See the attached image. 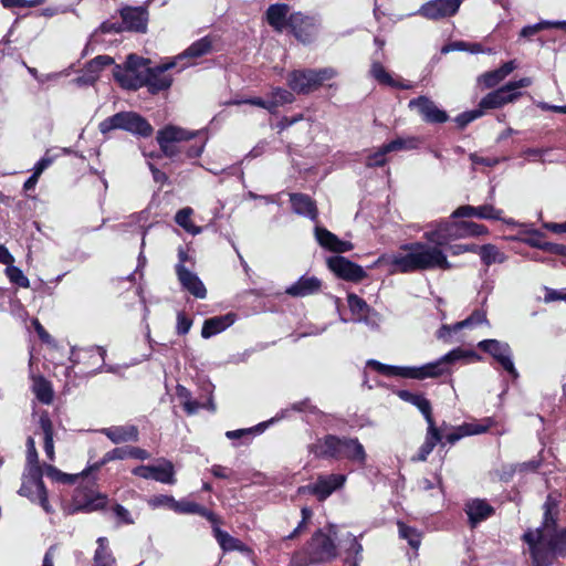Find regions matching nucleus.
Here are the masks:
<instances>
[{"label": "nucleus", "instance_id": "obj_31", "mask_svg": "<svg viewBox=\"0 0 566 566\" xmlns=\"http://www.w3.org/2000/svg\"><path fill=\"white\" fill-rule=\"evenodd\" d=\"M398 397L417 407L419 411L423 415L428 424L434 422L432 418V408L430 401L422 394H415L409 390H400L398 391Z\"/></svg>", "mask_w": 566, "mask_h": 566}, {"label": "nucleus", "instance_id": "obj_47", "mask_svg": "<svg viewBox=\"0 0 566 566\" xmlns=\"http://www.w3.org/2000/svg\"><path fill=\"white\" fill-rule=\"evenodd\" d=\"M488 323L486 314L484 311L475 310L469 317L452 325L454 331L463 328H472L480 324Z\"/></svg>", "mask_w": 566, "mask_h": 566}, {"label": "nucleus", "instance_id": "obj_59", "mask_svg": "<svg viewBox=\"0 0 566 566\" xmlns=\"http://www.w3.org/2000/svg\"><path fill=\"white\" fill-rule=\"evenodd\" d=\"M270 95L273 99H275L279 106L294 102V95L290 91L281 87L273 88Z\"/></svg>", "mask_w": 566, "mask_h": 566}, {"label": "nucleus", "instance_id": "obj_45", "mask_svg": "<svg viewBox=\"0 0 566 566\" xmlns=\"http://www.w3.org/2000/svg\"><path fill=\"white\" fill-rule=\"evenodd\" d=\"M192 213H193V210L191 208H189V207L182 208L176 213L175 221L179 227L185 229L188 233L196 235V234L201 233L202 229H201V227L195 226L190 221V217Z\"/></svg>", "mask_w": 566, "mask_h": 566}, {"label": "nucleus", "instance_id": "obj_62", "mask_svg": "<svg viewBox=\"0 0 566 566\" xmlns=\"http://www.w3.org/2000/svg\"><path fill=\"white\" fill-rule=\"evenodd\" d=\"M315 81L317 82V88L328 80H332L337 76V71L333 67H324L319 70H314Z\"/></svg>", "mask_w": 566, "mask_h": 566}, {"label": "nucleus", "instance_id": "obj_46", "mask_svg": "<svg viewBox=\"0 0 566 566\" xmlns=\"http://www.w3.org/2000/svg\"><path fill=\"white\" fill-rule=\"evenodd\" d=\"M33 391L36 398L45 405L52 402L53 399V390L49 381L43 378H39L34 381Z\"/></svg>", "mask_w": 566, "mask_h": 566}, {"label": "nucleus", "instance_id": "obj_30", "mask_svg": "<svg viewBox=\"0 0 566 566\" xmlns=\"http://www.w3.org/2000/svg\"><path fill=\"white\" fill-rule=\"evenodd\" d=\"M290 7L285 3H275L268 8L266 20L268 23L277 32H282L285 28H289V14Z\"/></svg>", "mask_w": 566, "mask_h": 566}, {"label": "nucleus", "instance_id": "obj_63", "mask_svg": "<svg viewBox=\"0 0 566 566\" xmlns=\"http://www.w3.org/2000/svg\"><path fill=\"white\" fill-rule=\"evenodd\" d=\"M59 155H51L50 151H46V154L36 163L33 172H35V176H41V174L50 167L55 158Z\"/></svg>", "mask_w": 566, "mask_h": 566}, {"label": "nucleus", "instance_id": "obj_26", "mask_svg": "<svg viewBox=\"0 0 566 566\" xmlns=\"http://www.w3.org/2000/svg\"><path fill=\"white\" fill-rule=\"evenodd\" d=\"M143 60L134 54L128 55L125 69H122L119 65H116L114 69V77L122 84L124 87L136 88L138 83H134L132 81V76L138 70Z\"/></svg>", "mask_w": 566, "mask_h": 566}, {"label": "nucleus", "instance_id": "obj_34", "mask_svg": "<svg viewBox=\"0 0 566 566\" xmlns=\"http://www.w3.org/2000/svg\"><path fill=\"white\" fill-rule=\"evenodd\" d=\"M442 436L439 429L436 427V423L431 422V424H428L424 442L420 447L418 454L412 457V461H426L428 455L432 452L436 444L440 442Z\"/></svg>", "mask_w": 566, "mask_h": 566}, {"label": "nucleus", "instance_id": "obj_23", "mask_svg": "<svg viewBox=\"0 0 566 566\" xmlns=\"http://www.w3.org/2000/svg\"><path fill=\"white\" fill-rule=\"evenodd\" d=\"M213 43L214 41L211 36H203L193 42L188 49L175 57L177 63L182 62L180 70L190 65V59H198L210 54L213 51Z\"/></svg>", "mask_w": 566, "mask_h": 566}, {"label": "nucleus", "instance_id": "obj_64", "mask_svg": "<svg viewBox=\"0 0 566 566\" xmlns=\"http://www.w3.org/2000/svg\"><path fill=\"white\" fill-rule=\"evenodd\" d=\"M483 109H474V111H471V112H465V113H462L460 114L457 118H455V122L461 126V127H464L465 125H468L469 123L473 122L474 119L479 118L480 116H482Z\"/></svg>", "mask_w": 566, "mask_h": 566}, {"label": "nucleus", "instance_id": "obj_6", "mask_svg": "<svg viewBox=\"0 0 566 566\" xmlns=\"http://www.w3.org/2000/svg\"><path fill=\"white\" fill-rule=\"evenodd\" d=\"M103 135L115 129H122L138 137H149L154 129L146 118L136 112H118L98 124Z\"/></svg>", "mask_w": 566, "mask_h": 566}, {"label": "nucleus", "instance_id": "obj_39", "mask_svg": "<svg viewBox=\"0 0 566 566\" xmlns=\"http://www.w3.org/2000/svg\"><path fill=\"white\" fill-rule=\"evenodd\" d=\"M96 543L97 548L94 554V564L97 566H113L116 559L108 547V539L106 537H98Z\"/></svg>", "mask_w": 566, "mask_h": 566}, {"label": "nucleus", "instance_id": "obj_22", "mask_svg": "<svg viewBox=\"0 0 566 566\" xmlns=\"http://www.w3.org/2000/svg\"><path fill=\"white\" fill-rule=\"evenodd\" d=\"M503 211L496 209L492 205H482L479 207L473 206H461L455 209L451 218H471L476 217L484 220H501Z\"/></svg>", "mask_w": 566, "mask_h": 566}, {"label": "nucleus", "instance_id": "obj_55", "mask_svg": "<svg viewBox=\"0 0 566 566\" xmlns=\"http://www.w3.org/2000/svg\"><path fill=\"white\" fill-rule=\"evenodd\" d=\"M525 242L533 248H537L544 251H557V245L543 241V234L539 231H534L525 240Z\"/></svg>", "mask_w": 566, "mask_h": 566}, {"label": "nucleus", "instance_id": "obj_3", "mask_svg": "<svg viewBox=\"0 0 566 566\" xmlns=\"http://www.w3.org/2000/svg\"><path fill=\"white\" fill-rule=\"evenodd\" d=\"M340 531L336 524H329L326 532H315L306 546L292 555L289 566H308L335 559L338 555L337 542L339 543Z\"/></svg>", "mask_w": 566, "mask_h": 566}, {"label": "nucleus", "instance_id": "obj_57", "mask_svg": "<svg viewBox=\"0 0 566 566\" xmlns=\"http://www.w3.org/2000/svg\"><path fill=\"white\" fill-rule=\"evenodd\" d=\"M176 502H177V500H175L172 496L160 494V495H156V496H153L151 499H149L148 505L151 506L153 509L165 506V507H168L171 511H174L175 506H176Z\"/></svg>", "mask_w": 566, "mask_h": 566}, {"label": "nucleus", "instance_id": "obj_38", "mask_svg": "<svg viewBox=\"0 0 566 566\" xmlns=\"http://www.w3.org/2000/svg\"><path fill=\"white\" fill-rule=\"evenodd\" d=\"M174 512L180 514H198L212 523L217 522V517L211 511L190 501H177Z\"/></svg>", "mask_w": 566, "mask_h": 566}, {"label": "nucleus", "instance_id": "obj_11", "mask_svg": "<svg viewBox=\"0 0 566 566\" xmlns=\"http://www.w3.org/2000/svg\"><path fill=\"white\" fill-rule=\"evenodd\" d=\"M464 0H430L423 3L417 14L428 20H442L453 17Z\"/></svg>", "mask_w": 566, "mask_h": 566}, {"label": "nucleus", "instance_id": "obj_40", "mask_svg": "<svg viewBox=\"0 0 566 566\" xmlns=\"http://www.w3.org/2000/svg\"><path fill=\"white\" fill-rule=\"evenodd\" d=\"M478 254L480 255L483 264L486 266H490L494 263L501 264L506 261L505 253L493 244H484L479 247Z\"/></svg>", "mask_w": 566, "mask_h": 566}, {"label": "nucleus", "instance_id": "obj_60", "mask_svg": "<svg viewBox=\"0 0 566 566\" xmlns=\"http://www.w3.org/2000/svg\"><path fill=\"white\" fill-rule=\"evenodd\" d=\"M389 153V150H386V144L382 145L376 153L367 157L366 165L368 167L384 166L386 164V155Z\"/></svg>", "mask_w": 566, "mask_h": 566}, {"label": "nucleus", "instance_id": "obj_42", "mask_svg": "<svg viewBox=\"0 0 566 566\" xmlns=\"http://www.w3.org/2000/svg\"><path fill=\"white\" fill-rule=\"evenodd\" d=\"M343 547L349 555H354V559L361 558L363 546L358 543L357 538L350 532H342L339 544L337 547Z\"/></svg>", "mask_w": 566, "mask_h": 566}, {"label": "nucleus", "instance_id": "obj_24", "mask_svg": "<svg viewBox=\"0 0 566 566\" xmlns=\"http://www.w3.org/2000/svg\"><path fill=\"white\" fill-rule=\"evenodd\" d=\"M343 438L328 434L323 441L310 446V452L317 458L340 459Z\"/></svg>", "mask_w": 566, "mask_h": 566}, {"label": "nucleus", "instance_id": "obj_25", "mask_svg": "<svg viewBox=\"0 0 566 566\" xmlns=\"http://www.w3.org/2000/svg\"><path fill=\"white\" fill-rule=\"evenodd\" d=\"M321 286L322 282L317 277L303 275L285 293L293 297H305L318 293Z\"/></svg>", "mask_w": 566, "mask_h": 566}, {"label": "nucleus", "instance_id": "obj_48", "mask_svg": "<svg viewBox=\"0 0 566 566\" xmlns=\"http://www.w3.org/2000/svg\"><path fill=\"white\" fill-rule=\"evenodd\" d=\"M128 447L124 448H115L108 452H106L103 457V459L99 462L94 463L88 468L90 471H96L99 470L101 467L106 464L107 462L114 461V460H124L128 458Z\"/></svg>", "mask_w": 566, "mask_h": 566}, {"label": "nucleus", "instance_id": "obj_12", "mask_svg": "<svg viewBox=\"0 0 566 566\" xmlns=\"http://www.w3.org/2000/svg\"><path fill=\"white\" fill-rule=\"evenodd\" d=\"M177 65V61L172 59L171 61L161 65L148 67L145 80L140 81L138 85H147L149 92L153 94L169 88L172 83V78L170 75L166 74V72Z\"/></svg>", "mask_w": 566, "mask_h": 566}, {"label": "nucleus", "instance_id": "obj_54", "mask_svg": "<svg viewBox=\"0 0 566 566\" xmlns=\"http://www.w3.org/2000/svg\"><path fill=\"white\" fill-rule=\"evenodd\" d=\"M6 274L11 283H14L24 289L30 286L29 279L19 268L14 266L13 264L7 265Z\"/></svg>", "mask_w": 566, "mask_h": 566}, {"label": "nucleus", "instance_id": "obj_18", "mask_svg": "<svg viewBox=\"0 0 566 566\" xmlns=\"http://www.w3.org/2000/svg\"><path fill=\"white\" fill-rule=\"evenodd\" d=\"M314 237L323 249L334 253L348 252L354 248L349 241L340 240L336 234L317 224L314 228Z\"/></svg>", "mask_w": 566, "mask_h": 566}, {"label": "nucleus", "instance_id": "obj_52", "mask_svg": "<svg viewBox=\"0 0 566 566\" xmlns=\"http://www.w3.org/2000/svg\"><path fill=\"white\" fill-rule=\"evenodd\" d=\"M124 32L122 22L104 21L91 35L92 41H97L98 34H118Z\"/></svg>", "mask_w": 566, "mask_h": 566}, {"label": "nucleus", "instance_id": "obj_14", "mask_svg": "<svg viewBox=\"0 0 566 566\" xmlns=\"http://www.w3.org/2000/svg\"><path fill=\"white\" fill-rule=\"evenodd\" d=\"M327 266L334 274L346 281L359 282L367 276L360 265L340 255L328 258Z\"/></svg>", "mask_w": 566, "mask_h": 566}, {"label": "nucleus", "instance_id": "obj_58", "mask_svg": "<svg viewBox=\"0 0 566 566\" xmlns=\"http://www.w3.org/2000/svg\"><path fill=\"white\" fill-rule=\"evenodd\" d=\"M356 321L364 323L371 329H377L379 327L381 316L378 312L370 308L368 312H366L361 316L357 317Z\"/></svg>", "mask_w": 566, "mask_h": 566}, {"label": "nucleus", "instance_id": "obj_29", "mask_svg": "<svg viewBox=\"0 0 566 566\" xmlns=\"http://www.w3.org/2000/svg\"><path fill=\"white\" fill-rule=\"evenodd\" d=\"M113 443L138 441V429L136 426H113L101 430Z\"/></svg>", "mask_w": 566, "mask_h": 566}, {"label": "nucleus", "instance_id": "obj_41", "mask_svg": "<svg viewBox=\"0 0 566 566\" xmlns=\"http://www.w3.org/2000/svg\"><path fill=\"white\" fill-rule=\"evenodd\" d=\"M40 427L44 437V452L46 457L54 460L53 424L46 415L40 417Z\"/></svg>", "mask_w": 566, "mask_h": 566}, {"label": "nucleus", "instance_id": "obj_13", "mask_svg": "<svg viewBox=\"0 0 566 566\" xmlns=\"http://www.w3.org/2000/svg\"><path fill=\"white\" fill-rule=\"evenodd\" d=\"M133 474L143 479H151L164 484H175L174 464L163 459L157 465H139L135 468Z\"/></svg>", "mask_w": 566, "mask_h": 566}, {"label": "nucleus", "instance_id": "obj_7", "mask_svg": "<svg viewBox=\"0 0 566 566\" xmlns=\"http://www.w3.org/2000/svg\"><path fill=\"white\" fill-rule=\"evenodd\" d=\"M202 132H190L178 126L168 125L157 132V143L164 156L175 158L181 153L180 143L190 140Z\"/></svg>", "mask_w": 566, "mask_h": 566}, {"label": "nucleus", "instance_id": "obj_4", "mask_svg": "<svg viewBox=\"0 0 566 566\" xmlns=\"http://www.w3.org/2000/svg\"><path fill=\"white\" fill-rule=\"evenodd\" d=\"M468 356H473V354L467 353L461 348H457L443 355L439 359L422 366H390L373 359L368 361V365L387 376L423 380L427 378H438L449 373L448 365Z\"/></svg>", "mask_w": 566, "mask_h": 566}, {"label": "nucleus", "instance_id": "obj_61", "mask_svg": "<svg viewBox=\"0 0 566 566\" xmlns=\"http://www.w3.org/2000/svg\"><path fill=\"white\" fill-rule=\"evenodd\" d=\"M44 2L45 0H1L4 8H34Z\"/></svg>", "mask_w": 566, "mask_h": 566}, {"label": "nucleus", "instance_id": "obj_17", "mask_svg": "<svg viewBox=\"0 0 566 566\" xmlns=\"http://www.w3.org/2000/svg\"><path fill=\"white\" fill-rule=\"evenodd\" d=\"M409 108L417 109L423 120L432 124H441L448 120V114L440 109L433 101L427 96H420L409 102Z\"/></svg>", "mask_w": 566, "mask_h": 566}, {"label": "nucleus", "instance_id": "obj_53", "mask_svg": "<svg viewBox=\"0 0 566 566\" xmlns=\"http://www.w3.org/2000/svg\"><path fill=\"white\" fill-rule=\"evenodd\" d=\"M347 303L350 312L357 317L370 310V306L361 297L353 293L348 294Z\"/></svg>", "mask_w": 566, "mask_h": 566}, {"label": "nucleus", "instance_id": "obj_20", "mask_svg": "<svg viewBox=\"0 0 566 566\" xmlns=\"http://www.w3.org/2000/svg\"><path fill=\"white\" fill-rule=\"evenodd\" d=\"M287 84L290 88L297 94H310L317 90V82L315 81L314 70H296L289 74Z\"/></svg>", "mask_w": 566, "mask_h": 566}, {"label": "nucleus", "instance_id": "obj_37", "mask_svg": "<svg viewBox=\"0 0 566 566\" xmlns=\"http://www.w3.org/2000/svg\"><path fill=\"white\" fill-rule=\"evenodd\" d=\"M113 59L108 55L96 56L86 65L87 75L80 77L77 81L84 84H93L97 78V73L103 70V67L113 64Z\"/></svg>", "mask_w": 566, "mask_h": 566}, {"label": "nucleus", "instance_id": "obj_43", "mask_svg": "<svg viewBox=\"0 0 566 566\" xmlns=\"http://www.w3.org/2000/svg\"><path fill=\"white\" fill-rule=\"evenodd\" d=\"M343 547L349 555H354V559L361 558L363 546L358 543L357 538L350 532H342L339 544L337 547Z\"/></svg>", "mask_w": 566, "mask_h": 566}, {"label": "nucleus", "instance_id": "obj_1", "mask_svg": "<svg viewBox=\"0 0 566 566\" xmlns=\"http://www.w3.org/2000/svg\"><path fill=\"white\" fill-rule=\"evenodd\" d=\"M423 238L429 242H412L387 258L395 272L412 273L431 270H450L451 263L442 247L451 240L463 238L462 221H441L429 226Z\"/></svg>", "mask_w": 566, "mask_h": 566}, {"label": "nucleus", "instance_id": "obj_9", "mask_svg": "<svg viewBox=\"0 0 566 566\" xmlns=\"http://www.w3.org/2000/svg\"><path fill=\"white\" fill-rule=\"evenodd\" d=\"M289 28L293 35L303 44H310L317 38L321 28V19L302 12L289 15Z\"/></svg>", "mask_w": 566, "mask_h": 566}, {"label": "nucleus", "instance_id": "obj_15", "mask_svg": "<svg viewBox=\"0 0 566 566\" xmlns=\"http://www.w3.org/2000/svg\"><path fill=\"white\" fill-rule=\"evenodd\" d=\"M346 481L343 474L319 475L313 484L300 488V492H308L319 501L326 500L334 491L342 488Z\"/></svg>", "mask_w": 566, "mask_h": 566}, {"label": "nucleus", "instance_id": "obj_56", "mask_svg": "<svg viewBox=\"0 0 566 566\" xmlns=\"http://www.w3.org/2000/svg\"><path fill=\"white\" fill-rule=\"evenodd\" d=\"M462 233L463 238L479 237L488 233V229L483 224L471 221H462Z\"/></svg>", "mask_w": 566, "mask_h": 566}, {"label": "nucleus", "instance_id": "obj_5", "mask_svg": "<svg viewBox=\"0 0 566 566\" xmlns=\"http://www.w3.org/2000/svg\"><path fill=\"white\" fill-rule=\"evenodd\" d=\"M468 356H473V354L467 353L461 348H457L443 355L439 359L422 366H390L373 359L368 361V365L387 376L423 380L427 378H438L449 373L448 365Z\"/></svg>", "mask_w": 566, "mask_h": 566}, {"label": "nucleus", "instance_id": "obj_33", "mask_svg": "<svg viewBox=\"0 0 566 566\" xmlns=\"http://www.w3.org/2000/svg\"><path fill=\"white\" fill-rule=\"evenodd\" d=\"M292 209L296 214L304 216L311 220H316L317 209L314 201L303 193L291 195Z\"/></svg>", "mask_w": 566, "mask_h": 566}, {"label": "nucleus", "instance_id": "obj_21", "mask_svg": "<svg viewBox=\"0 0 566 566\" xmlns=\"http://www.w3.org/2000/svg\"><path fill=\"white\" fill-rule=\"evenodd\" d=\"M176 274L181 286L197 298L207 296V289L199 276L185 265L176 264Z\"/></svg>", "mask_w": 566, "mask_h": 566}, {"label": "nucleus", "instance_id": "obj_36", "mask_svg": "<svg viewBox=\"0 0 566 566\" xmlns=\"http://www.w3.org/2000/svg\"><path fill=\"white\" fill-rule=\"evenodd\" d=\"M516 69L515 61H509L504 63L497 70L486 72L481 76V81L485 87L491 88L502 82L507 75H510Z\"/></svg>", "mask_w": 566, "mask_h": 566}, {"label": "nucleus", "instance_id": "obj_35", "mask_svg": "<svg viewBox=\"0 0 566 566\" xmlns=\"http://www.w3.org/2000/svg\"><path fill=\"white\" fill-rule=\"evenodd\" d=\"M213 535L222 551L226 553L233 551H238L241 553L249 552L245 544H243L240 539L231 536L229 533L222 531L218 526L213 527Z\"/></svg>", "mask_w": 566, "mask_h": 566}, {"label": "nucleus", "instance_id": "obj_10", "mask_svg": "<svg viewBox=\"0 0 566 566\" xmlns=\"http://www.w3.org/2000/svg\"><path fill=\"white\" fill-rule=\"evenodd\" d=\"M478 347L490 354L514 379L518 377L512 359V349L507 343L497 339H484L478 344Z\"/></svg>", "mask_w": 566, "mask_h": 566}, {"label": "nucleus", "instance_id": "obj_2", "mask_svg": "<svg viewBox=\"0 0 566 566\" xmlns=\"http://www.w3.org/2000/svg\"><path fill=\"white\" fill-rule=\"evenodd\" d=\"M558 496L548 494L543 509L542 526L528 531L523 538L528 544L535 566H551L554 557L566 556V527L557 530Z\"/></svg>", "mask_w": 566, "mask_h": 566}, {"label": "nucleus", "instance_id": "obj_32", "mask_svg": "<svg viewBox=\"0 0 566 566\" xmlns=\"http://www.w3.org/2000/svg\"><path fill=\"white\" fill-rule=\"evenodd\" d=\"M349 461L356 462L360 465L365 464L367 454L363 444L356 438H343L342 454Z\"/></svg>", "mask_w": 566, "mask_h": 566}, {"label": "nucleus", "instance_id": "obj_49", "mask_svg": "<svg viewBox=\"0 0 566 566\" xmlns=\"http://www.w3.org/2000/svg\"><path fill=\"white\" fill-rule=\"evenodd\" d=\"M371 76L377 80L380 84H385L391 87H398V83L390 76L385 67L377 61H374L370 69Z\"/></svg>", "mask_w": 566, "mask_h": 566}, {"label": "nucleus", "instance_id": "obj_44", "mask_svg": "<svg viewBox=\"0 0 566 566\" xmlns=\"http://www.w3.org/2000/svg\"><path fill=\"white\" fill-rule=\"evenodd\" d=\"M343 547L349 555H354V559L361 558L363 546L358 543L357 538L350 532H342L339 544L337 547Z\"/></svg>", "mask_w": 566, "mask_h": 566}, {"label": "nucleus", "instance_id": "obj_19", "mask_svg": "<svg viewBox=\"0 0 566 566\" xmlns=\"http://www.w3.org/2000/svg\"><path fill=\"white\" fill-rule=\"evenodd\" d=\"M522 95L521 92H513L509 84L486 94L479 103L481 109L500 108L515 102Z\"/></svg>", "mask_w": 566, "mask_h": 566}, {"label": "nucleus", "instance_id": "obj_51", "mask_svg": "<svg viewBox=\"0 0 566 566\" xmlns=\"http://www.w3.org/2000/svg\"><path fill=\"white\" fill-rule=\"evenodd\" d=\"M399 535L406 539L412 548H418L420 545V533L402 522H398Z\"/></svg>", "mask_w": 566, "mask_h": 566}, {"label": "nucleus", "instance_id": "obj_8", "mask_svg": "<svg viewBox=\"0 0 566 566\" xmlns=\"http://www.w3.org/2000/svg\"><path fill=\"white\" fill-rule=\"evenodd\" d=\"M19 494L29 497L33 502H39L45 512H50L48 493L42 481L40 465L28 468L27 473L23 475Z\"/></svg>", "mask_w": 566, "mask_h": 566}, {"label": "nucleus", "instance_id": "obj_27", "mask_svg": "<svg viewBox=\"0 0 566 566\" xmlns=\"http://www.w3.org/2000/svg\"><path fill=\"white\" fill-rule=\"evenodd\" d=\"M464 510L472 527H475L494 512V509L486 501L480 499L469 500Z\"/></svg>", "mask_w": 566, "mask_h": 566}, {"label": "nucleus", "instance_id": "obj_50", "mask_svg": "<svg viewBox=\"0 0 566 566\" xmlns=\"http://www.w3.org/2000/svg\"><path fill=\"white\" fill-rule=\"evenodd\" d=\"M418 143L419 140L416 137L396 138L386 144V150H389L390 153L410 150L417 148Z\"/></svg>", "mask_w": 566, "mask_h": 566}, {"label": "nucleus", "instance_id": "obj_28", "mask_svg": "<svg viewBox=\"0 0 566 566\" xmlns=\"http://www.w3.org/2000/svg\"><path fill=\"white\" fill-rule=\"evenodd\" d=\"M235 314L228 313L226 315L213 316L206 319L201 329V336L203 338H210L223 332L235 322Z\"/></svg>", "mask_w": 566, "mask_h": 566}, {"label": "nucleus", "instance_id": "obj_16", "mask_svg": "<svg viewBox=\"0 0 566 566\" xmlns=\"http://www.w3.org/2000/svg\"><path fill=\"white\" fill-rule=\"evenodd\" d=\"M125 31L145 33L147 31L148 11L143 7H124L119 10Z\"/></svg>", "mask_w": 566, "mask_h": 566}]
</instances>
